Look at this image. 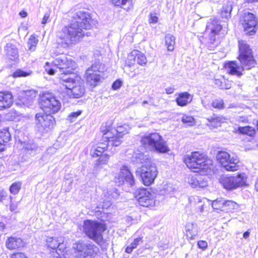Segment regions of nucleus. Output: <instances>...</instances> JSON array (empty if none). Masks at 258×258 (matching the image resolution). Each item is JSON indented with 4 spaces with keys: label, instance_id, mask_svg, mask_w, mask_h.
<instances>
[{
    "label": "nucleus",
    "instance_id": "f257e3e1",
    "mask_svg": "<svg viewBox=\"0 0 258 258\" xmlns=\"http://www.w3.org/2000/svg\"><path fill=\"white\" fill-rule=\"evenodd\" d=\"M92 24L93 20L88 12L78 11L73 22L57 32L58 44L66 48L77 44L85 35L83 29H90Z\"/></svg>",
    "mask_w": 258,
    "mask_h": 258
},
{
    "label": "nucleus",
    "instance_id": "f03ea898",
    "mask_svg": "<svg viewBox=\"0 0 258 258\" xmlns=\"http://www.w3.org/2000/svg\"><path fill=\"white\" fill-rule=\"evenodd\" d=\"M239 55L238 58L240 62L239 66L236 62H229L227 66L230 74L240 77L244 70H250L256 65L251 49L245 41H238Z\"/></svg>",
    "mask_w": 258,
    "mask_h": 258
},
{
    "label": "nucleus",
    "instance_id": "7ed1b4c3",
    "mask_svg": "<svg viewBox=\"0 0 258 258\" xmlns=\"http://www.w3.org/2000/svg\"><path fill=\"white\" fill-rule=\"evenodd\" d=\"M77 67V64L71 58L65 55L56 58L52 62L51 66L47 62L44 66L45 71L49 75H53L58 69L61 74L68 75L73 73Z\"/></svg>",
    "mask_w": 258,
    "mask_h": 258
},
{
    "label": "nucleus",
    "instance_id": "20e7f679",
    "mask_svg": "<svg viewBox=\"0 0 258 258\" xmlns=\"http://www.w3.org/2000/svg\"><path fill=\"white\" fill-rule=\"evenodd\" d=\"M183 160L186 166L195 172L204 173L209 168L207 156L199 151L192 152L185 155Z\"/></svg>",
    "mask_w": 258,
    "mask_h": 258
},
{
    "label": "nucleus",
    "instance_id": "39448f33",
    "mask_svg": "<svg viewBox=\"0 0 258 258\" xmlns=\"http://www.w3.org/2000/svg\"><path fill=\"white\" fill-rule=\"evenodd\" d=\"M106 229V225L98 221L86 220L83 222L84 233L98 244L103 242V233Z\"/></svg>",
    "mask_w": 258,
    "mask_h": 258
},
{
    "label": "nucleus",
    "instance_id": "423d86ee",
    "mask_svg": "<svg viewBox=\"0 0 258 258\" xmlns=\"http://www.w3.org/2000/svg\"><path fill=\"white\" fill-rule=\"evenodd\" d=\"M222 29V25L216 18H210L208 21L205 33L208 34L206 45L209 49L214 50L218 45L219 42L218 38Z\"/></svg>",
    "mask_w": 258,
    "mask_h": 258
},
{
    "label": "nucleus",
    "instance_id": "0eeeda50",
    "mask_svg": "<svg viewBox=\"0 0 258 258\" xmlns=\"http://www.w3.org/2000/svg\"><path fill=\"white\" fill-rule=\"evenodd\" d=\"M60 83L67 89V93L73 98L82 97L85 92L84 83L80 78H72L63 76L61 77Z\"/></svg>",
    "mask_w": 258,
    "mask_h": 258
},
{
    "label": "nucleus",
    "instance_id": "6e6552de",
    "mask_svg": "<svg viewBox=\"0 0 258 258\" xmlns=\"http://www.w3.org/2000/svg\"><path fill=\"white\" fill-rule=\"evenodd\" d=\"M141 142L145 147L159 153H166L169 150L162 137L157 133L143 136Z\"/></svg>",
    "mask_w": 258,
    "mask_h": 258
},
{
    "label": "nucleus",
    "instance_id": "1a4fd4ad",
    "mask_svg": "<svg viewBox=\"0 0 258 258\" xmlns=\"http://www.w3.org/2000/svg\"><path fill=\"white\" fill-rule=\"evenodd\" d=\"M223 187L228 190H232L246 184V177L244 173L236 176H223L219 179Z\"/></svg>",
    "mask_w": 258,
    "mask_h": 258
},
{
    "label": "nucleus",
    "instance_id": "9d476101",
    "mask_svg": "<svg viewBox=\"0 0 258 258\" xmlns=\"http://www.w3.org/2000/svg\"><path fill=\"white\" fill-rule=\"evenodd\" d=\"M136 175L140 177L144 185L149 186L153 183L157 175L156 167L154 164L142 166L136 170Z\"/></svg>",
    "mask_w": 258,
    "mask_h": 258
},
{
    "label": "nucleus",
    "instance_id": "9b49d317",
    "mask_svg": "<svg viewBox=\"0 0 258 258\" xmlns=\"http://www.w3.org/2000/svg\"><path fill=\"white\" fill-rule=\"evenodd\" d=\"M217 159L221 165L228 171H235L239 169V161L237 157L231 156L226 152H220Z\"/></svg>",
    "mask_w": 258,
    "mask_h": 258
},
{
    "label": "nucleus",
    "instance_id": "f8f14e48",
    "mask_svg": "<svg viewBox=\"0 0 258 258\" xmlns=\"http://www.w3.org/2000/svg\"><path fill=\"white\" fill-rule=\"evenodd\" d=\"M40 104L41 108L46 113H55L61 108L59 101L48 93L44 94L41 97Z\"/></svg>",
    "mask_w": 258,
    "mask_h": 258
},
{
    "label": "nucleus",
    "instance_id": "ddd939ff",
    "mask_svg": "<svg viewBox=\"0 0 258 258\" xmlns=\"http://www.w3.org/2000/svg\"><path fill=\"white\" fill-rule=\"evenodd\" d=\"M73 247L78 253L77 256L80 258L94 257L98 250V247L92 243L82 241L75 243Z\"/></svg>",
    "mask_w": 258,
    "mask_h": 258
},
{
    "label": "nucleus",
    "instance_id": "4468645a",
    "mask_svg": "<svg viewBox=\"0 0 258 258\" xmlns=\"http://www.w3.org/2000/svg\"><path fill=\"white\" fill-rule=\"evenodd\" d=\"M104 70V65L99 62H95L86 72V79L88 85L95 87L100 81L101 74Z\"/></svg>",
    "mask_w": 258,
    "mask_h": 258
},
{
    "label": "nucleus",
    "instance_id": "2eb2a0df",
    "mask_svg": "<svg viewBox=\"0 0 258 258\" xmlns=\"http://www.w3.org/2000/svg\"><path fill=\"white\" fill-rule=\"evenodd\" d=\"M241 24L246 34L252 35L255 33L257 25V18L250 12L245 13L241 20Z\"/></svg>",
    "mask_w": 258,
    "mask_h": 258
},
{
    "label": "nucleus",
    "instance_id": "dca6fc26",
    "mask_svg": "<svg viewBox=\"0 0 258 258\" xmlns=\"http://www.w3.org/2000/svg\"><path fill=\"white\" fill-rule=\"evenodd\" d=\"M135 194V197L141 206L148 207L154 205V194L150 190L144 188H140L136 191Z\"/></svg>",
    "mask_w": 258,
    "mask_h": 258
},
{
    "label": "nucleus",
    "instance_id": "f3484780",
    "mask_svg": "<svg viewBox=\"0 0 258 258\" xmlns=\"http://www.w3.org/2000/svg\"><path fill=\"white\" fill-rule=\"evenodd\" d=\"M115 181L118 185L126 184L131 186L135 184V178L127 166L124 165L121 168Z\"/></svg>",
    "mask_w": 258,
    "mask_h": 258
},
{
    "label": "nucleus",
    "instance_id": "a211bd4d",
    "mask_svg": "<svg viewBox=\"0 0 258 258\" xmlns=\"http://www.w3.org/2000/svg\"><path fill=\"white\" fill-rule=\"evenodd\" d=\"M51 113H37L35 115L36 123L40 124L46 131L51 130L55 124V120Z\"/></svg>",
    "mask_w": 258,
    "mask_h": 258
},
{
    "label": "nucleus",
    "instance_id": "6ab92c4d",
    "mask_svg": "<svg viewBox=\"0 0 258 258\" xmlns=\"http://www.w3.org/2000/svg\"><path fill=\"white\" fill-rule=\"evenodd\" d=\"M46 242L47 246L52 249L53 251H57V252L62 253L65 249L63 237L61 236L47 237Z\"/></svg>",
    "mask_w": 258,
    "mask_h": 258
},
{
    "label": "nucleus",
    "instance_id": "aec40b11",
    "mask_svg": "<svg viewBox=\"0 0 258 258\" xmlns=\"http://www.w3.org/2000/svg\"><path fill=\"white\" fill-rule=\"evenodd\" d=\"M205 201H207V200L196 196H191L188 198V202L190 206L195 208L197 212L203 213L204 212Z\"/></svg>",
    "mask_w": 258,
    "mask_h": 258
},
{
    "label": "nucleus",
    "instance_id": "412c9836",
    "mask_svg": "<svg viewBox=\"0 0 258 258\" xmlns=\"http://www.w3.org/2000/svg\"><path fill=\"white\" fill-rule=\"evenodd\" d=\"M188 182L194 188H203L208 185L207 177L200 175L189 176Z\"/></svg>",
    "mask_w": 258,
    "mask_h": 258
},
{
    "label": "nucleus",
    "instance_id": "4be33fe9",
    "mask_svg": "<svg viewBox=\"0 0 258 258\" xmlns=\"http://www.w3.org/2000/svg\"><path fill=\"white\" fill-rule=\"evenodd\" d=\"M21 144L26 154L29 155L30 156L35 155L40 150V148L38 145L33 140L23 142Z\"/></svg>",
    "mask_w": 258,
    "mask_h": 258
},
{
    "label": "nucleus",
    "instance_id": "5701e85b",
    "mask_svg": "<svg viewBox=\"0 0 258 258\" xmlns=\"http://www.w3.org/2000/svg\"><path fill=\"white\" fill-rule=\"evenodd\" d=\"M13 103V96L10 92H0V110L9 108Z\"/></svg>",
    "mask_w": 258,
    "mask_h": 258
},
{
    "label": "nucleus",
    "instance_id": "b1692460",
    "mask_svg": "<svg viewBox=\"0 0 258 258\" xmlns=\"http://www.w3.org/2000/svg\"><path fill=\"white\" fill-rule=\"evenodd\" d=\"M5 51L7 57L12 61H15L19 58L18 50L17 46L11 43H8L5 47Z\"/></svg>",
    "mask_w": 258,
    "mask_h": 258
},
{
    "label": "nucleus",
    "instance_id": "393cba45",
    "mask_svg": "<svg viewBox=\"0 0 258 258\" xmlns=\"http://www.w3.org/2000/svg\"><path fill=\"white\" fill-rule=\"evenodd\" d=\"M133 161L137 163L142 164V166H148L153 164L150 158L140 152H135L134 154Z\"/></svg>",
    "mask_w": 258,
    "mask_h": 258
},
{
    "label": "nucleus",
    "instance_id": "a878e982",
    "mask_svg": "<svg viewBox=\"0 0 258 258\" xmlns=\"http://www.w3.org/2000/svg\"><path fill=\"white\" fill-rule=\"evenodd\" d=\"M193 96L187 92L179 93L176 99V102L179 106H185L190 103Z\"/></svg>",
    "mask_w": 258,
    "mask_h": 258
},
{
    "label": "nucleus",
    "instance_id": "bb28decb",
    "mask_svg": "<svg viewBox=\"0 0 258 258\" xmlns=\"http://www.w3.org/2000/svg\"><path fill=\"white\" fill-rule=\"evenodd\" d=\"M6 245L9 249H15L22 247L23 242L20 238L10 237L7 240Z\"/></svg>",
    "mask_w": 258,
    "mask_h": 258
},
{
    "label": "nucleus",
    "instance_id": "cd10ccee",
    "mask_svg": "<svg viewBox=\"0 0 258 258\" xmlns=\"http://www.w3.org/2000/svg\"><path fill=\"white\" fill-rule=\"evenodd\" d=\"M186 232L187 236L191 239H195L198 235V230L196 225L193 223H188L186 226Z\"/></svg>",
    "mask_w": 258,
    "mask_h": 258
},
{
    "label": "nucleus",
    "instance_id": "c85d7f7f",
    "mask_svg": "<svg viewBox=\"0 0 258 258\" xmlns=\"http://www.w3.org/2000/svg\"><path fill=\"white\" fill-rule=\"evenodd\" d=\"M207 119L209 121L208 125L213 128L220 126L223 120L221 117L216 114H213L212 116L208 118Z\"/></svg>",
    "mask_w": 258,
    "mask_h": 258
},
{
    "label": "nucleus",
    "instance_id": "c756f323",
    "mask_svg": "<svg viewBox=\"0 0 258 258\" xmlns=\"http://www.w3.org/2000/svg\"><path fill=\"white\" fill-rule=\"evenodd\" d=\"M175 38L171 34H167L165 37V45L167 46L168 51H172L174 49Z\"/></svg>",
    "mask_w": 258,
    "mask_h": 258
},
{
    "label": "nucleus",
    "instance_id": "7c9ffc66",
    "mask_svg": "<svg viewBox=\"0 0 258 258\" xmlns=\"http://www.w3.org/2000/svg\"><path fill=\"white\" fill-rule=\"evenodd\" d=\"M11 139V136L8 128L0 130V142L6 145Z\"/></svg>",
    "mask_w": 258,
    "mask_h": 258
},
{
    "label": "nucleus",
    "instance_id": "2f4dec72",
    "mask_svg": "<svg viewBox=\"0 0 258 258\" xmlns=\"http://www.w3.org/2000/svg\"><path fill=\"white\" fill-rule=\"evenodd\" d=\"M105 196L107 197V199L106 201H104L102 205H101V208L103 209H107L111 205V202L110 199L115 197L114 194L117 195L116 193L113 194L111 191H107L106 194L104 192Z\"/></svg>",
    "mask_w": 258,
    "mask_h": 258
},
{
    "label": "nucleus",
    "instance_id": "473e14b6",
    "mask_svg": "<svg viewBox=\"0 0 258 258\" xmlns=\"http://www.w3.org/2000/svg\"><path fill=\"white\" fill-rule=\"evenodd\" d=\"M38 40L35 35H31L28 39L27 45L29 50L34 51L36 49V45L38 43Z\"/></svg>",
    "mask_w": 258,
    "mask_h": 258
},
{
    "label": "nucleus",
    "instance_id": "72a5a7b5",
    "mask_svg": "<svg viewBox=\"0 0 258 258\" xmlns=\"http://www.w3.org/2000/svg\"><path fill=\"white\" fill-rule=\"evenodd\" d=\"M106 128L104 129L103 127L101 128V132L103 133L102 138L105 140V142H108L110 139L115 137L114 133L113 132H110V127L105 126Z\"/></svg>",
    "mask_w": 258,
    "mask_h": 258
},
{
    "label": "nucleus",
    "instance_id": "f704fd0d",
    "mask_svg": "<svg viewBox=\"0 0 258 258\" xmlns=\"http://www.w3.org/2000/svg\"><path fill=\"white\" fill-rule=\"evenodd\" d=\"M232 10V5L230 3L224 5L222 8L221 16L223 18L228 19L230 17L231 12Z\"/></svg>",
    "mask_w": 258,
    "mask_h": 258
},
{
    "label": "nucleus",
    "instance_id": "c9c22d12",
    "mask_svg": "<svg viewBox=\"0 0 258 258\" xmlns=\"http://www.w3.org/2000/svg\"><path fill=\"white\" fill-rule=\"evenodd\" d=\"M238 132L241 134H245L249 136H253L255 133V130L249 126H239L238 128Z\"/></svg>",
    "mask_w": 258,
    "mask_h": 258
},
{
    "label": "nucleus",
    "instance_id": "e433bc0d",
    "mask_svg": "<svg viewBox=\"0 0 258 258\" xmlns=\"http://www.w3.org/2000/svg\"><path fill=\"white\" fill-rule=\"evenodd\" d=\"M36 96V92L33 90H26L23 92L22 100L26 99L29 103H31Z\"/></svg>",
    "mask_w": 258,
    "mask_h": 258
},
{
    "label": "nucleus",
    "instance_id": "4c0bfd02",
    "mask_svg": "<svg viewBox=\"0 0 258 258\" xmlns=\"http://www.w3.org/2000/svg\"><path fill=\"white\" fill-rule=\"evenodd\" d=\"M212 206L214 209L220 211L226 210L224 208V200L222 198H219L213 201Z\"/></svg>",
    "mask_w": 258,
    "mask_h": 258
},
{
    "label": "nucleus",
    "instance_id": "58836bf2",
    "mask_svg": "<svg viewBox=\"0 0 258 258\" xmlns=\"http://www.w3.org/2000/svg\"><path fill=\"white\" fill-rule=\"evenodd\" d=\"M214 83L221 89H229L231 88L230 84H227L224 78L214 79Z\"/></svg>",
    "mask_w": 258,
    "mask_h": 258
},
{
    "label": "nucleus",
    "instance_id": "ea45409f",
    "mask_svg": "<svg viewBox=\"0 0 258 258\" xmlns=\"http://www.w3.org/2000/svg\"><path fill=\"white\" fill-rule=\"evenodd\" d=\"M121 137L115 135V137L110 139L109 141L107 143L108 145L111 146L117 147L122 143Z\"/></svg>",
    "mask_w": 258,
    "mask_h": 258
},
{
    "label": "nucleus",
    "instance_id": "a19ab883",
    "mask_svg": "<svg viewBox=\"0 0 258 258\" xmlns=\"http://www.w3.org/2000/svg\"><path fill=\"white\" fill-rule=\"evenodd\" d=\"M136 61L141 66H144L147 63V58L145 54L137 51L136 55Z\"/></svg>",
    "mask_w": 258,
    "mask_h": 258
},
{
    "label": "nucleus",
    "instance_id": "79ce46f5",
    "mask_svg": "<svg viewBox=\"0 0 258 258\" xmlns=\"http://www.w3.org/2000/svg\"><path fill=\"white\" fill-rule=\"evenodd\" d=\"M32 74L31 71L26 72L21 69L17 70L13 74L14 78L25 77L30 76Z\"/></svg>",
    "mask_w": 258,
    "mask_h": 258
},
{
    "label": "nucleus",
    "instance_id": "37998d69",
    "mask_svg": "<svg viewBox=\"0 0 258 258\" xmlns=\"http://www.w3.org/2000/svg\"><path fill=\"white\" fill-rule=\"evenodd\" d=\"M182 122L187 126H192L195 124V119L191 116L184 115L182 117Z\"/></svg>",
    "mask_w": 258,
    "mask_h": 258
},
{
    "label": "nucleus",
    "instance_id": "c03bdc74",
    "mask_svg": "<svg viewBox=\"0 0 258 258\" xmlns=\"http://www.w3.org/2000/svg\"><path fill=\"white\" fill-rule=\"evenodd\" d=\"M137 51L134 50L131 52V53L128 56L126 63L131 66L133 65L136 61V55Z\"/></svg>",
    "mask_w": 258,
    "mask_h": 258
},
{
    "label": "nucleus",
    "instance_id": "a18cd8bd",
    "mask_svg": "<svg viewBox=\"0 0 258 258\" xmlns=\"http://www.w3.org/2000/svg\"><path fill=\"white\" fill-rule=\"evenodd\" d=\"M224 102L222 99H216L214 100L212 102V106L215 108L218 109H221L224 108Z\"/></svg>",
    "mask_w": 258,
    "mask_h": 258
},
{
    "label": "nucleus",
    "instance_id": "49530a36",
    "mask_svg": "<svg viewBox=\"0 0 258 258\" xmlns=\"http://www.w3.org/2000/svg\"><path fill=\"white\" fill-rule=\"evenodd\" d=\"M238 207L237 204L233 201H225L224 200V208L226 210H232L236 209Z\"/></svg>",
    "mask_w": 258,
    "mask_h": 258
},
{
    "label": "nucleus",
    "instance_id": "de8ad7c7",
    "mask_svg": "<svg viewBox=\"0 0 258 258\" xmlns=\"http://www.w3.org/2000/svg\"><path fill=\"white\" fill-rule=\"evenodd\" d=\"M82 113V111L79 110L75 112H73L68 116L67 119L72 122L76 120V119Z\"/></svg>",
    "mask_w": 258,
    "mask_h": 258
},
{
    "label": "nucleus",
    "instance_id": "09e8293b",
    "mask_svg": "<svg viewBox=\"0 0 258 258\" xmlns=\"http://www.w3.org/2000/svg\"><path fill=\"white\" fill-rule=\"evenodd\" d=\"M21 185V184L20 182L13 183L10 187V192L14 195L18 194L20 189Z\"/></svg>",
    "mask_w": 258,
    "mask_h": 258
},
{
    "label": "nucleus",
    "instance_id": "8fccbe9b",
    "mask_svg": "<svg viewBox=\"0 0 258 258\" xmlns=\"http://www.w3.org/2000/svg\"><path fill=\"white\" fill-rule=\"evenodd\" d=\"M107 149V145H103V147H97L93 154V157H98L102 155V153Z\"/></svg>",
    "mask_w": 258,
    "mask_h": 258
},
{
    "label": "nucleus",
    "instance_id": "3c124183",
    "mask_svg": "<svg viewBox=\"0 0 258 258\" xmlns=\"http://www.w3.org/2000/svg\"><path fill=\"white\" fill-rule=\"evenodd\" d=\"M114 132L116 135L120 137H122L123 135L128 133V131L126 130L125 127L123 126H119L117 127V128L114 130Z\"/></svg>",
    "mask_w": 258,
    "mask_h": 258
},
{
    "label": "nucleus",
    "instance_id": "603ef678",
    "mask_svg": "<svg viewBox=\"0 0 258 258\" xmlns=\"http://www.w3.org/2000/svg\"><path fill=\"white\" fill-rule=\"evenodd\" d=\"M143 242L142 237H138L134 239V241L131 243L132 247L136 248L137 246Z\"/></svg>",
    "mask_w": 258,
    "mask_h": 258
},
{
    "label": "nucleus",
    "instance_id": "864d4df0",
    "mask_svg": "<svg viewBox=\"0 0 258 258\" xmlns=\"http://www.w3.org/2000/svg\"><path fill=\"white\" fill-rule=\"evenodd\" d=\"M108 159H109V156L108 155H107L106 154H103L102 155L100 156V157L98 159V162H99L100 164H106L107 163Z\"/></svg>",
    "mask_w": 258,
    "mask_h": 258
},
{
    "label": "nucleus",
    "instance_id": "5fc2aeb1",
    "mask_svg": "<svg viewBox=\"0 0 258 258\" xmlns=\"http://www.w3.org/2000/svg\"><path fill=\"white\" fill-rule=\"evenodd\" d=\"M51 258H64V254L57 251H52L51 253Z\"/></svg>",
    "mask_w": 258,
    "mask_h": 258
},
{
    "label": "nucleus",
    "instance_id": "6e6d98bb",
    "mask_svg": "<svg viewBox=\"0 0 258 258\" xmlns=\"http://www.w3.org/2000/svg\"><path fill=\"white\" fill-rule=\"evenodd\" d=\"M158 18L155 13H151L150 14L149 22L150 23H156L158 22Z\"/></svg>",
    "mask_w": 258,
    "mask_h": 258
},
{
    "label": "nucleus",
    "instance_id": "4d7b16f0",
    "mask_svg": "<svg viewBox=\"0 0 258 258\" xmlns=\"http://www.w3.org/2000/svg\"><path fill=\"white\" fill-rule=\"evenodd\" d=\"M122 86V82L119 80L115 81L112 85V88L114 90L118 89Z\"/></svg>",
    "mask_w": 258,
    "mask_h": 258
},
{
    "label": "nucleus",
    "instance_id": "13d9d810",
    "mask_svg": "<svg viewBox=\"0 0 258 258\" xmlns=\"http://www.w3.org/2000/svg\"><path fill=\"white\" fill-rule=\"evenodd\" d=\"M198 246L200 248L205 250L208 246V243L207 241L204 240H200L198 242Z\"/></svg>",
    "mask_w": 258,
    "mask_h": 258
},
{
    "label": "nucleus",
    "instance_id": "bf43d9fd",
    "mask_svg": "<svg viewBox=\"0 0 258 258\" xmlns=\"http://www.w3.org/2000/svg\"><path fill=\"white\" fill-rule=\"evenodd\" d=\"M117 1L119 3H113L112 4H114L115 6H120L122 8H123V7L126 5V4L127 2L130 3L128 0H117Z\"/></svg>",
    "mask_w": 258,
    "mask_h": 258
},
{
    "label": "nucleus",
    "instance_id": "052dcab7",
    "mask_svg": "<svg viewBox=\"0 0 258 258\" xmlns=\"http://www.w3.org/2000/svg\"><path fill=\"white\" fill-rule=\"evenodd\" d=\"M12 258H28L24 253L18 252L13 255Z\"/></svg>",
    "mask_w": 258,
    "mask_h": 258
},
{
    "label": "nucleus",
    "instance_id": "680f3d73",
    "mask_svg": "<svg viewBox=\"0 0 258 258\" xmlns=\"http://www.w3.org/2000/svg\"><path fill=\"white\" fill-rule=\"evenodd\" d=\"M49 18V14L48 13H45L44 15L43 19L42 20V24H46L48 21Z\"/></svg>",
    "mask_w": 258,
    "mask_h": 258
},
{
    "label": "nucleus",
    "instance_id": "e2e57ef3",
    "mask_svg": "<svg viewBox=\"0 0 258 258\" xmlns=\"http://www.w3.org/2000/svg\"><path fill=\"white\" fill-rule=\"evenodd\" d=\"M7 193L5 191L2 190H0V201H2L4 200L6 197Z\"/></svg>",
    "mask_w": 258,
    "mask_h": 258
},
{
    "label": "nucleus",
    "instance_id": "0e129e2a",
    "mask_svg": "<svg viewBox=\"0 0 258 258\" xmlns=\"http://www.w3.org/2000/svg\"><path fill=\"white\" fill-rule=\"evenodd\" d=\"M174 89L172 87H168L165 89L166 93L170 94L173 93Z\"/></svg>",
    "mask_w": 258,
    "mask_h": 258
},
{
    "label": "nucleus",
    "instance_id": "69168bd1",
    "mask_svg": "<svg viewBox=\"0 0 258 258\" xmlns=\"http://www.w3.org/2000/svg\"><path fill=\"white\" fill-rule=\"evenodd\" d=\"M135 248L132 247V245L130 244V245L127 246L125 248V252L128 253H131L133 251V250Z\"/></svg>",
    "mask_w": 258,
    "mask_h": 258
},
{
    "label": "nucleus",
    "instance_id": "338daca9",
    "mask_svg": "<svg viewBox=\"0 0 258 258\" xmlns=\"http://www.w3.org/2000/svg\"><path fill=\"white\" fill-rule=\"evenodd\" d=\"M165 186L166 185H165L164 188L167 193L170 192L172 191V186L170 184H167L166 187H165Z\"/></svg>",
    "mask_w": 258,
    "mask_h": 258
},
{
    "label": "nucleus",
    "instance_id": "774afa93",
    "mask_svg": "<svg viewBox=\"0 0 258 258\" xmlns=\"http://www.w3.org/2000/svg\"><path fill=\"white\" fill-rule=\"evenodd\" d=\"M19 15L22 18H25L27 16V13L25 11H22L20 12Z\"/></svg>",
    "mask_w": 258,
    "mask_h": 258
}]
</instances>
